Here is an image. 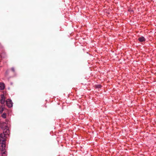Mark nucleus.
Instances as JSON below:
<instances>
[{"label":"nucleus","mask_w":156,"mask_h":156,"mask_svg":"<svg viewBox=\"0 0 156 156\" xmlns=\"http://www.w3.org/2000/svg\"><path fill=\"white\" fill-rule=\"evenodd\" d=\"M9 122V120L6 119L5 120V122H3L0 125V127L3 130V133L0 134V144L2 147L1 150L2 155L5 154L7 152L5 149L6 140L10 133L9 130L7 125Z\"/></svg>","instance_id":"f257e3e1"},{"label":"nucleus","mask_w":156,"mask_h":156,"mask_svg":"<svg viewBox=\"0 0 156 156\" xmlns=\"http://www.w3.org/2000/svg\"><path fill=\"white\" fill-rule=\"evenodd\" d=\"M102 86L100 84H98L96 85V88H99L101 87Z\"/></svg>","instance_id":"6e6552de"},{"label":"nucleus","mask_w":156,"mask_h":156,"mask_svg":"<svg viewBox=\"0 0 156 156\" xmlns=\"http://www.w3.org/2000/svg\"><path fill=\"white\" fill-rule=\"evenodd\" d=\"M11 70H12V72H15V69H14V68H13V67H12V68H11Z\"/></svg>","instance_id":"9d476101"},{"label":"nucleus","mask_w":156,"mask_h":156,"mask_svg":"<svg viewBox=\"0 0 156 156\" xmlns=\"http://www.w3.org/2000/svg\"><path fill=\"white\" fill-rule=\"evenodd\" d=\"M5 100V97L4 94L1 95V99H0V103L2 104H4Z\"/></svg>","instance_id":"7ed1b4c3"},{"label":"nucleus","mask_w":156,"mask_h":156,"mask_svg":"<svg viewBox=\"0 0 156 156\" xmlns=\"http://www.w3.org/2000/svg\"><path fill=\"white\" fill-rule=\"evenodd\" d=\"M5 88L4 84L2 83H0V90H3Z\"/></svg>","instance_id":"39448f33"},{"label":"nucleus","mask_w":156,"mask_h":156,"mask_svg":"<svg viewBox=\"0 0 156 156\" xmlns=\"http://www.w3.org/2000/svg\"><path fill=\"white\" fill-rule=\"evenodd\" d=\"M6 106L9 108H11L13 106V103L11 99H7L6 101Z\"/></svg>","instance_id":"f03ea898"},{"label":"nucleus","mask_w":156,"mask_h":156,"mask_svg":"<svg viewBox=\"0 0 156 156\" xmlns=\"http://www.w3.org/2000/svg\"><path fill=\"white\" fill-rule=\"evenodd\" d=\"M4 109V108L3 105L0 106V113H2L3 112Z\"/></svg>","instance_id":"423d86ee"},{"label":"nucleus","mask_w":156,"mask_h":156,"mask_svg":"<svg viewBox=\"0 0 156 156\" xmlns=\"http://www.w3.org/2000/svg\"><path fill=\"white\" fill-rule=\"evenodd\" d=\"M139 41H140V42H142L144 41H145L146 40L145 39V38L143 36H142L141 37H140L138 38V39Z\"/></svg>","instance_id":"20e7f679"},{"label":"nucleus","mask_w":156,"mask_h":156,"mask_svg":"<svg viewBox=\"0 0 156 156\" xmlns=\"http://www.w3.org/2000/svg\"><path fill=\"white\" fill-rule=\"evenodd\" d=\"M2 117L4 119H5L6 118V114L5 113H3L2 115Z\"/></svg>","instance_id":"0eeeda50"},{"label":"nucleus","mask_w":156,"mask_h":156,"mask_svg":"<svg viewBox=\"0 0 156 156\" xmlns=\"http://www.w3.org/2000/svg\"><path fill=\"white\" fill-rule=\"evenodd\" d=\"M9 73V71L7 70L5 72V75H6V74H7Z\"/></svg>","instance_id":"9b49d317"},{"label":"nucleus","mask_w":156,"mask_h":156,"mask_svg":"<svg viewBox=\"0 0 156 156\" xmlns=\"http://www.w3.org/2000/svg\"><path fill=\"white\" fill-rule=\"evenodd\" d=\"M129 12L131 13H133V11L132 10H128Z\"/></svg>","instance_id":"1a4fd4ad"}]
</instances>
